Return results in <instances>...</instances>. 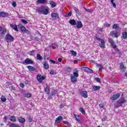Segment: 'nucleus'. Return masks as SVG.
I'll list each match as a JSON object with an SVG mask.
<instances>
[{
    "mask_svg": "<svg viewBox=\"0 0 127 127\" xmlns=\"http://www.w3.org/2000/svg\"><path fill=\"white\" fill-rule=\"evenodd\" d=\"M38 13L45 14V15H47L49 13V10L48 8H46L45 6H42L41 7H39L37 10Z\"/></svg>",
    "mask_w": 127,
    "mask_h": 127,
    "instance_id": "obj_1",
    "label": "nucleus"
},
{
    "mask_svg": "<svg viewBox=\"0 0 127 127\" xmlns=\"http://www.w3.org/2000/svg\"><path fill=\"white\" fill-rule=\"evenodd\" d=\"M75 72H73V75H71L70 80L72 83H76L78 79L77 78L79 77V71L77 69H75Z\"/></svg>",
    "mask_w": 127,
    "mask_h": 127,
    "instance_id": "obj_2",
    "label": "nucleus"
},
{
    "mask_svg": "<svg viewBox=\"0 0 127 127\" xmlns=\"http://www.w3.org/2000/svg\"><path fill=\"white\" fill-rule=\"evenodd\" d=\"M5 39L6 42H12L14 40V38L10 34H6L5 37Z\"/></svg>",
    "mask_w": 127,
    "mask_h": 127,
    "instance_id": "obj_3",
    "label": "nucleus"
},
{
    "mask_svg": "<svg viewBox=\"0 0 127 127\" xmlns=\"http://www.w3.org/2000/svg\"><path fill=\"white\" fill-rule=\"evenodd\" d=\"M108 42H109V43H110V44H111L112 48H113V49H115V50H116V49H117V48H118V46H117V45L115 44V41H114V39H113L111 38H109Z\"/></svg>",
    "mask_w": 127,
    "mask_h": 127,
    "instance_id": "obj_4",
    "label": "nucleus"
},
{
    "mask_svg": "<svg viewBox=\"0 0 127 127\" xmlns=\"http://www.w3.org/2000/svg\"><path fill=\"white\" fill-rule=\"evenodd\" d=\"M110 36H112V37L118 38L120 35H119V32L117 31H114L112 30L110 32Z\"/></svg>",
    "mask_w": 127,
    "mask_h": 127,
    "instance_id": "obj_5",
    "label": "nucleus"
},
{
    "mask_svg": "<svg viewBox=\"0 0 127 127\" xmlns=\"http://www.w3.org/2000/svg\"><path fill=\"white\" fill-rule=\"evenodd\" d=\"M95 39H97V40L100 41L101 44L100 45V47H101V48H105V40L97 37H95Z\"/></svg>",
    "mask_w": 127,
    "mask_h": 127,
    "instance_id": "obj_6",
    "label": "nucleus"
},
{
    "mask_svg": "<svg viewBox=\"0 0 127 127\" xmlns=\"http://www.w3.org/2000/svg\"><path fill=\"white\" fill-rule=\"evenodd\" d=\"M23 65H29V64H33V61L30 59L27 58L25 60L24 62L22 63Z\"/></svg>",
    "mask_w": 127,
    "mask_h": 127,
    "instance_id": "obj_7",
    "label": "nucleus"
},
{
    "mask_svg": "<svg viewBox=\"0 0 127 127\" xmlns=\"http://www.w3.org/2000/svg\"><path fill=\"white\" fill-rule=\"evenodd\" d=\"M125 103H127V100L125 98L120 99L118 103V107H122L123 106V104H125Z\"/></svg>",
    "mask_w": 127,
    "mask_h": 127,
    "instance_id": "obj_8",
    "label": "nucleus"
},
{
    "mask_svg": "<svg viewBox=\"0 0 127 127\" xmlns=\"http://www.w3.org/2000/svg\"><path fill=\"white\" fill-rule=\"evenodd\" d=\"M37 79L39 83H42L43 80H45V77L41 76V74H38L37 76Z\"/></svg>",
    "mask_w": 127,
    "mask_h": 127,
    "instance_id": "obj_9",
    "label": "nucleus"
},
{
    "mask_svg": "<svg viewBox=\"0 0 127 127\" xmlns=\"http://www.w3.org/2000/svg\"><path fill=\"white\" fill-rule=\"evenodd\" d=\"M81 70L82 71H84V72H87L91 73H94V71H93V70H92L90 68H89L87 67H82Z\"/></svg>",
    "mask_w": 127,
    "mask_h": 127,
    "instance_id": "obj_10",
    "label": "nucleus"
},
{
    "mask_svg": "<svg viewBox=\"0 0 127 127\" xmlns=\"http://www.w3.org/2000/svg\"><path fill=\"white\" fill-rule=\"evenodd\" d=\"M74 116L75 118V121L78 122L79 124H81L82 123V122L81 121V118L80 115H77V114H74Z\"/></svg>",
    "mask_w": 127,
    "mask_h": 127,
    "instance_id": "obj_11",
    "label": "nucleus"
},
{
    "mask_svg": "<svg viewBox=\"0 0 127 127\" xmlns=\"http://www.w3.org/2000/svg\"><path fill=\"white\" fill-rule=\"evenodd\" d=\"M119 97H121V94L120 93H117L116 94H114L113 97L111 98V100L112 101H115V100L119 99Z\"/></svg>",
    "mask_w": 127,
    "mask_h": 127,
    "instance_id": "obj_12",
    "label": "nucleus"
},
{
    "mask_svg": "<svg viewBox=\"0 0 127 127\" xmlns=\"http://www.w3.org/2000/svg\"><path fill=\"white\" fill-rule=\"evenodd\" d=\"M27 68H28V70L31 72H32V71H35V72H38V71L37 70V69L35 68V67H34L31 65L27 66Z\"/></svg>",
    "mask_w": 127,
    "mask_h": 127,
    "instance_id": "obj_13",
    "label": "nucleus"
},
{
    "mask_svg": "<svg viewBox=\"0 0 127 127\" xmlns=\"http://www.w3.org/2000/svg\"><path fill=\"white\" fill-rule=\"evenodd\" d=\"M18 27H19L21 31H22L23 33H24V32L25 31L26 29V28H25V27H24L22 24H19Z\"/></svg>",
    "mask_w": 127,
    "mask_h": 127,
    "instance_id": "obj_14",
    "label": "nucleus"
},
{
    "mask_svg": "<svg viewBox=\"0 0 127 127\" xmlns=\"http://www.w3.org/2000/svg\"><path fill=\"white\" fill-rule=\"evenodd\" d=\"M51 16L52 18L53 19H57V18H59V14L57 13H52Z\"/></svg>",
    "mask_w": 127,
    "mask_h": 127,
    "instance_id": "obj_15",
    "label": "nucleus"
},
{
    "mask_svg": "<svg viewBox=\"0 0 127 127\" xmlns=\"http://www.w3.org/2000/svg\"><path fill=\"white\" fill-rule=\"evenodd\" d=\"M80 95L83 97V98H88V92L86 91H82L80 92Z\"/></svg>",
    "mask_w": 127,
    "mask_h": 127,
    "instance_id": "obj_16",
    "label": "nucleus"
},
{
    "mask_svg": "<svg viewBox=\"0 0 127 127\" xmlns=\"http://www.w3.org/2000/svg\"><path fill=\"white\" fill-rule=\"evenodd\" d=\"M63 120V117L60 116L58 118H57L55 121V124H59L61 123V121Z\"/></svg>",
    "mask_w": 127,
    "mask_h": 127,
    "instance_id": "obj_17",
    "label": "nucleus"
},
{
    "mask_svg": "<svg viewBox=\"0 0 127 127\" xmlns=\"http://www.w3.org/2000/svg\"><path fill=\"white\" fill-rule=\"evenodd\" d=\"M37 4H46V0H37Z\"/></svg>",
    "mask_w": 127,
    "mask_h": 127,
    "instance_id": "obj_18",
    "label": "nucleus"
},
{
    "mask_svg": "<svg viewBox=\"0 0 127 127\" xmlns=\"http://www.w3.org/2000/svg\"><path fill=\"white\" fill-rule=\"evenodd\" d=\"M7 15H8V13L3 11L0 12V17H6Z\"/></svg>",
    "mask_w": 127,
    "mask_h": 127,
    "instance_id": "obj_19",
    "label": "nucleus"
},
{
    "mask_svg": "<svg viewBox=\"0 0 127 127\" xmlns=\"http://www.w3.org/2000/svg\"><path fill=\"white\" fill-rule=\"evenodd\" d=\"M77 29H80V28H82L83 27V24L81 21H77V25L76 26Z\"/></svg>",
    "mask_w": 127,
    "mask_h": 127,
    "instance_id": "obj_20",
    "label": "nucleus"
},
{
    "mask_svg": "<svg viewBox=\"0 0 127 127\" xmlns=\"http://www.w3.org/2000/svg\"><path fill=\"white\" fill-rule=\"evenodd\" d=\"M18 122L23 124V123H25V119L22 118V117H18L17 118Z\"/></svg>",
    "mask_w": 127,
    "mask_h": 127,
    "instance_id": "obj_21",
    "label": "nucleus"
},
{
    "mask_svg": "<svg viewBox=\"0 0 127 127\" xmlns=\"http://www.w3.org/2000/svg\"><path fill=\"white\" fill-rule=\"evenodd\" d=\"M10 27H11L14 30H15V31H18V28L17 27V25H13V24H11L10 25Z\"/></svg>",
    "mask_w": 127,
    "mask_h": 127,
    "instance_id": "obj_22",
    "label": "nucleus"
},
{
    "mask_svg": "<svg viewBox=\"0 0 127 127\" xmlns=\"http://www.w3.org/2000/svg\"><path fill=\"white\" fill-rule=\"evenodd\" d=\"M126 66H125V65L124 64V63H121L120 64V69L122 72H125V69H126Z\"/></svg>",
    "mask_w": 127,
    "mask_h": 127,
    "instance_id": "obj_23",
    "label": "nucleus"
},
{
    "mask_svg": "<svg viewBox=\"0 0 127 127\" xmlns=\"http://www.w3.org/2000/svg\"><path fill=\"white\" fill-rule=\"evenodd\" d=\"M69 23L70 24H71V25H76V24H77V23H76V20L74 19H70L69 21Z\"/></svg>",
    "mask_w": 127,
    "mask_h": 127,
    "instance_id": "obj_24",
    "label": "nucleus"
},
{
    "mask_svg": "<svg viewBox=\"0 0 127 127\" xmlns=\"http://www.w3.org/2000/svg\"><path fill=\"white\" fill-rule=\"evenodd\" d=\"M100 89H101V86H94L92 87V91H98Z\"/></svg>",
    "mask_w": 127,
    "mask_h": 127,
    "instance_id": "obj_25",
    "label": "nucleus"
},
{
    "mask_svg": "<svg viewBox=\"0 0 127 127\" xmlns=\"http://www.w3.org/2000/svg\"><path fill=\"white\" fill-rule=\"evenodd\" d=\"M9 120L13 123H15L16 122V119L14 116H11L9 118Z\"/></svg>",
    "mask_w": 127,
    "mask_h": 127,
    "instance_id": "obj_26",
    "label": "nucleus"
},
{
    "mask_svg": "<svg viewBox=\"0 0 127 127\" xmlns=\"http://www.w3.org/2000/svg\"><path fill=\"white\" fill-rule=\"evenodd\" d=\"M44 68L46 69V70L49 69V65L46 62L44 63Z\"/></svg>",
    "mask_w": 127,
    "mask_h": 127,
    "instance_id": "obj_27",
    "label": "nucleus"
},
{
    "mask_svg": "<svg viewBox=\"0 0 127 127\" xmlns=\"http://www.w3.org/2000/svg\"><path fill=\"white\" fill-rule=\"evenodd\" d=\"M49 3L52 7H55V6H56V4L55 2H54L53 1H50Z\"/></svg>",
    "mask_w": 127,
    "mask_h": 127,
    "instance_id": "obj_28",
    "label": "nucleus"
},
{
    "mask_svg": "<svg viewBox=\"0 0 127 127\" xmlns=\"http://www.w3.org/2000/svg\"><path fill=\"white\" fill-rule=\"evenodd\" d=\"M10 127H20V126L18 124L13 123L10 125Z\"/></svg>",
    "mask_w": 127,
    "mask_h": 127,
    "instance_id": "obj_29",
    "label": "nucleus"
},
{
    "mask_svg": "<svg viewBox=\"0 0 127 127\" xmlns=\"http://www.w3.org/2000/svg\"><path fill=\"white\" fill-rule=\"evenodd\" d=\"M79 111L81 112V113L82 114V115H86V112H85V110H84V108H80L79 109Z\"/></svg>",
    "mask_w": 127,
    "mask_h": 127,
    "instance_id": "obj_30",
    "label": "nucleus"
},
{
    "mask_svg": "<svg viewBox=\"0 0 127 127\" xmlns=\"http://www.w3.org/2000/svg\"><path fill=\"white\" fill-rule=\"evenodd\" d=\"M1 101L3 103H4V102H6V98H5V96L2 95L1 97Z\"/></svg>",
    "mask_w": 127,
    "mask_h": 127,
    "instance_id": "obj_31",
    "label": "nucleus"
},
{
    "mask_svg": "<svg viewBox=\"0 0 127 127\" xmlns=\"http://www.w3.org/2000/svg\"><path fill=\"white\" fill-rule=\"evenodd\" d=\"M37 59L38 60H39V61H41V60H42V57L40 56V54H37Z\"/></svg>",
    "mask_w": 127,
    "mask_h": 127,
    "instance_id": "obj_32",
    "label": "nucleus"
},
{
    "mask_svg": "<svg viewBox=\"0 0 127 127\" xmlns=\"http://www.w3.org/2000/svg\"><path fill=\"white\" fill-rule=\"evenodd\" d=\"M123 37L124 39H127V33L124 32L123 33Z\"/></svg>",
    "mask_w": 127,
    "mask_h": 127,
    "instance_id": "obj_33",
    "label": "nucleus"
},
{
    "mask_svg": "<svg viewBox=\"0 0 127 127\" xmlns=\"http://www.w3.org/2000/svg\"><path fill=\"white\" fill-rule=\"evenodd\" d=\"M113 28H114V29H116L117 28H120V26L118 24H114L113 25Z\"/></svg>",
    "mask_w": 127,
    "mask_h": 127,
    "instance_id": "obj_34",
    "label": "nucleus"
},
{
    "mask_svg": "<svg viewBox=\"0 0 127 127\" xmlns=\"http://www.w3.org/2000/svg\"><path fill=\"white\" fill-rule=\"evenodd\" d=\"M35 55V50H33L29 52V55H30V56H32V55Z\"/></svg>",
    "mask_w": 127,
    "mask_h": 127,
    "instance_id": "obj_35",
    "label": "nucleus"
},
{
    "mask_svg": "<svg viewBox=\"0 0 127 127\" xmlns=\"http://www.w3.org/2000/svg\"><path fill=\"white\" fill-rule=\"evenodd\" d=\"M25 97H26V98H31V97H32V94L31 93H26L25 94Z\"/></svg>",
    "mask_w": 127,
    "mask_h": 127,
    "instance_id": "obj_36",
    "label": "nucleus"
},
{
    "mask_svg": "<svg viewBox=\"0 0 127 127\" xmlns=\"http://www.w3.org/2000/svg\"><path fill=\"white\" fill-rule=\"evenodd\" d=\"M45 92H46L47 94H48V95H49V87L48 86H46L45 89Z\"/></svg>",
    "mask_w": 127,
    "mask_h": 127,
    "instance_id": "obj_37",
    "label": "nucleus"
},
{
    "mask_svg": "<svg viewBox=\"0 0 127 127\" xmlns=\"http://www.w3.org/2000/svg\"><path fill=\"white\" fill-rule=\"evenodd\" d=\"M21 21L23 23V24H27V23H28V22H27L25 19H21Z\"/></svg>",
    "mask_w": 127,
    "mask_h": 127,
    "instance_id": "obj_38",
    "label": "nucleus"
},
{
    "mask_svg": "<svg viewBox=\"0 0 127 127\" xmlns=\"http://www.w3.org/2000/svg\"><path fill=\"white\" fill-rule=\"evenodd\" d=\"M72 15V12L70 11L67 14L65 15V17H68V16H71Z\"/></svg>",
    "mask_w": 127,
    "mask_h": 127,
    "instance_id": "obj_39",
    "label": "nucleus"
},
{
    "mask_svg": "<svg viewBox=\"0 0 127 127\" xmlns=\"http://www.w3.org/2000/svg\"><path fill=\"white\" fill-rule=\"evenodd\" d=\"M56 94H57V90H55L52 92L51 95L54 97V96L56 95Z\"/></svg>",
    "mask_w": 127,
    "mask_h": 127,
    "instance_id": "obj_40",
    "label": "nucleus"
},
{
    "mask_svg": "<svg viewBox=\"0 0 127 127\" xmlns=\"http://www.w3.org/2000/svg\"><path fill=\"white\" fill-rule=\"evenodd\" d=\"M70 52L73 56H76V55H77V53H76V52H75L73 50L70 51Z\"/></svg>",
    "mask_w": 127,
    "mask_h": 127,
    "instance_id": "obj_41",
    "label": "nucleus"
},
{
    "mask_svg": "<svg viewBox=\"0 0 127 127\" xmlns=\"http://www.w3.org/2000/svg\"><path fill=\"white\" fill-rule=\"evenodd\" d=\"M56 47H57L56 44H52V48H53V49H56Z\"/></svg>",
    "mask_w": 127,
    "mask_h": 127,
    "instance_id": "obj_42",
    "label": "nucleus"
},
{
    "mask_svg": "<svg viewBox=\"0 0 127 127\" xmlns=\"http://www.w3.org/2000/svg\"><path fill=\"white\" fill-rule=\"evenodd\" d=\"M33 120V118L31 117H29L28 118V121L29 123H31V122H32Z\"/></svg>",
    "mask_w": 127,
    "mask_h": 127,
    "instance_id": "obj_43",
    "label": "nucleus"
},
{
    "mask_svg": "<svg viewBox=\"0 0 127 127\" xmlns=\"http://www.w3.org/2000/svg\"><path fill=\"white\" fill-rule=\"evenodd\" d=\"M95 80H96V81H97V82H98V83H101V79H100V78L99 77H96L94 78Z\"/></svg>",
    "mask_w": 127,
    "mask_h": 127,
    "instance_id": "obj_44",
    "label": "nucleus"
},
{
    "mask_svg": "<svg viewBox=\"0 0 127 127\" xmlns=\"http://www.w3.org/2000/svg\"><path fill=\"white\" fill-rule=\"evenodd\" d=\"M73 9L76 13H78V7H74Z\"/></svg>",
    "mask_w": 127,
    "mask_h": 127,
    "instance_id": "obj_45",
    "label": "nucleus"
},
{
    "mask_svg": "<svg viewBox=\"0 0 127 127\" xmlns=\"http://www.w3.org/2000/svg\"><path fill=\"white\" fill-rule=\"evenodd\" d=\"M97 67H98L99 69H103V66L100 64H97Z\"/></svg>",
    "mask_w": 127,
    "mask_h": 127,
    "instance_id": "obj_46",
    "label": "nucleus"
},
{
    "mask_svg": "<svg viewBox=\"0 0 127 127\" xmlns=\"http://www.w3.org/2000/svg\"><path fill=\"white\" fill-rule=\"evenodd\" d=\"M1 31V34H4V33H5V32H6V29H5L2 30Z\"/></svg>",
    "mask_w": 127,
    "mask_h": 127,
    "instance_id": "obj_47",
    "label": "nucleus"
},
{
    "mask_svg": "<svg viewBox=\"0 0 127 127\" xmlns=\"http://www.w3.org/2000/svg\"><path fill=\"white\" fill-rule=\"evenodd\" d=\"M12 5L14 7H15L16 6V2H15V1H13L12 3Z\"/></svg>",
    "mask_w": 127,
    "mask_h": 127,
    "instance_id": "obj_48",
    "label": "nucleus"
},
{
    "mask_svg": "<svg viewBox=\"0 0 127 127\" xmlns=\"http://www.w3.org/2000/svg\"><path fill=\"white\" fill-rule=\"evenodd\" d=\"M51 62L53 64H57V63H56V61L53 60H50Z\"/></svg>",
    "mask_w": 127,
    "mask_h": 127,
    "instance_id": "obj_49",
    "label": "nucleus"
},
{
    "mask_svg": "<svg viewBox=\"0 0 127 127\" xmlns=\"http://www.w3.org/2000/svg\"><path fill=\"white\" fill-rule=\"evenodd\" d=\"M27 33V34H29V33H30V32L28 30H26V29L25 31L23 33Z\"/></svg>",
    "mask_w": 127,
    "mask_h": 127,
    "instance_id": "obj_50",
    "label": "nucleus"
},
{
    "mask_svg": "<svg viewBox=\"0 0 127 127\" xmlns=\"http://www.w3.org/2000/svg\"><path fill=\"white\" fill-rule=\"evenodd\" d=\"M24 84L22 83H20V87H21V88H24Z\"/></svg>",
    "mask_w": 127,
    "mask_h": 127,
    "instance_id": "obj_51",
    "label": "nucleus"
},
{
    "mask_svg": "<svg viewBox=\"0 0 127 127\" xmlns=\"http://www.w3.org/2000/svg\"><path fill=\"white\" fill-rule=\"evenodd\" d=\"M53 97H54V96L51 94V95H50L49 97H48V99H49V100H52V98H53Z\"/></svg>",
    "mask_w": 127,
    "mask_h": 127,
    "instance_id": "obj_52",
    "label": "nucleus"
},
{
    "mask_svg": "<svg viewBox=\"0 0 127 127\" xmlns=\"http://www.w3.org/2000/svg\"><path fill=\"white\" fill-rule=\"evenodd\" d=\"M11 89H12V90H13V91H15V87H14L13 86H11Z\"/></svg>",
    "mask_w": 127,
    "mask_h": 127,
    "instance_id": "obj_53",
    "label": "nucleus"
},
{
    "mask_svg": "<svg viewBox=\"0 0 127 127\" xmlns=\"http://www.w3.org/2000/svg\"><path fill=\"white\" fill-rule=\"evenodd\" d=\"M64 107H65V105L64 104H61L60 106V108H61V109H62V108H64Z\"/></svg>",
    "mask_w": 127,
    "mask_h": 127,
    "instance_id": "obj_54",
    "label": "nucleus"
},
{
    "mask_svg": "<svg viewBox=\"0 0 127 127\" xmlns=\"http://www.w3.org/2000/svg\"><path fill=\"white\" fill-rule=\"evenodd\" d=\"M99 107H100V108H101L103 109V108H104V104H99Z\"/></svg>",
    "mask_w": 127,
    "mask_h": 127,
    "instance_id": "obj_55",
    "label": "nucleus"
},
{
    "mask_svg": "<svg viewBox=\"0 0 127 127\" xmlns=\"http://www.w3.org/2000/svg\"><path fill=\"white\" fill-rule=\"evenodd\" d=\"M112 4L113 5V7H115L116 8V7H117V5L116 4V3L113 2L112 3Z\"/></svg>",
    "mask_w": 127,
    "mask_h": 127,
    "instance_id": "obj_56",
    "label": "nucleus"
},
{
    "mask_svg": "<svg viewBox=\"0 0 127 127\" xmlns=\"http://www.w3.org/2000/svg\"><path fill=\"white\" fill-rule=\"evenodd\" d=\"M85 9L86 11H88V12H91V9H87L86 8H85Z\"/></svg>",
    "mask_w": 127,
    "mask_h": 127,
    "instance_id": "obj_57",
    "label": "nucleus"
},
{
    "mask_svg": "<svg viewBox=\"0 0 127 127\" xmlns=\"http://www.w3.org/2000/svg\"><path fill=\"white\" fill-rule=\"evenodd\" d=\"M63 123L64 124V125H69V122L67 121H64Z\"/></svg>",
    "mask_w": 127,
    "mask_h": 127,
    "instance_id": "obj_58",
    "label": "nucleus"
},
{
    "mask_svg": "<svg viewBox=\"0 0 127 127\" xmlns=\"http://www.w3.org/2000/svg\"><path fill=\"white\" fill-rule=\"evenodd\" d=\"M58 60L59 62H61L63 60H62V58H59Z\"/></svg>",
    "mask_w": 127,
    "mask_h": 127,
    "instance_id": "obj_59",
    "label": "nucleus"
},
{
    "mask_svg": "<svg viewBox=\"0 0 127 127\" xmlns=\"http://www.w3.org/2000/svg\"><path fill=\"white\" fill-rule=\"evenodd\" d=\"M6 84H7L8 86H9L11 85V82H6Z\"/></svg>",
    "mask_w": 127,
    "mask_h": 127,
    "instance_id": "obj_60",
    "label": "nucleus"
},
{
    "mask_svg": "<svg viewBox=\"0 0 127 127\" xmlns=\"http://www.w3.org/2000/svg\"><path fill=\"white\" fill-rule=\"evenodd\" d=\"M46 57H47L46 55H44L43 57L44 60H46Z\"/></svg>",
    "mask_w": 127,
    "mask_h": 127,
    "instance_id": "obj_61",
    "label": "nucleus"
},
{
    "mask_svg": "<svg viewBox=\"0 0 127 127\" xmlns=\"http://www.w3.org/2000/svg\"><path fill=\"white\" fill-rule=\"evenodd\" d=\"M106 119H107V117H104L103 119H102V122H105Z\"/></svg>",
    "mask_w": 127,
    "mask_h": 127,
    "instance_id": "obj_62",
    "label": "nucleus"
},
{
    "mask_svg": "<svg viewBox=\"0 0 127 127\" xmlns=\"http://www.w3.org/2000/svg\"><path fill=\"white\" fill-rule=\"evenodd\" d=\"M51 75H54V71H51L50 72Z\"/></svg>",
    "mask_w": 127,
    "mask_h": 127,
    "instance_id": "obj_63",
    "label": "nucleus"
},
{
    "mask_svg": "<svg viewBox=\"0 0 127 127\" xmlns=\"http://www.w3.org/2000/svg\"><path fill=\"white\" fill-rule=\"evenodd\" d=\"M125 77H127V71L125 72Z\"/></svg>",
    "mask_w": 127,
    "mask_h": 127,
    "instance_id": "obj_64",
    "label": "nucleus"
}]
</instances>
